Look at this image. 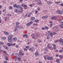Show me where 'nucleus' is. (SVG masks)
Here are the masks:
<instances>
[{
    "label": "nucleus",
    "instance_id": "20",
    "mask_svg": "<svg viewBox=\"0 0 63 63\" xmlns=\"http://www.w3.org/2000/svg\"><path fill=\"white\" fill-rule=\"evenodd\" d=\"M37 4L38 5H41V2L40 1H39L37 2Z\"/></svg>",
    "mask_w": 63,
    "mask_h": 63
},
{
    "label": "nucleus",
    "instance_id": "23",
    "mask_svg": "<svg viewBox=\"0 0 63 63\" xmlns=\"http://www.w3.org/2000/svg\"><path fill=\"white\" fill-rule=\"evenodd\" d=\"M45 50L46 51H48V48H47V47L45 48Z\"/></svg>",
    "mask_w": 63,
    "mask_h": 63
},
{
    "label": "nucleus",
    "instance_id": "5",
    "mask_svg": "<svg viewBox=\"0 0 63 63\" xmlns=\"http://www.w3.org/2000/svg\"><path fill=\"white\" fill-rule=\"evenodd\" d=\"M31 36L33 39H36V37L35 36L34 34H32L31 35Z\"/></svg>",
    "mask_w": 63,
    "mask_h": 63
},
{
    "label": "nucleus",
    "instance_id": "49",
    "mask_svg": "<svg viewBox=\"0 0 63 63\" xmlns=\"http://www.w3.org/2000/svg\"><path fill=\"white\" fill-rule=\"evenodd\" d=\"M8 59H9L7 57H6V60H8Z\"/></svg>",
    "mask_w": 63,
    "mask_h": 63
},
{
    "label": "nucleus",
    "instance_id": "54",
    "mask_svg": "<svg viewBox=\"0 0 63 63\" xmlns=\"http://www.w3.org/2000/svg\"><path fill=\"white\" fill-rule=\"evenodd\" d=\"M6 11V9H4L3 11V12H5V11Z\"/></svg>",
    "mask_w": 63,
    "mask_h": 63
},
{
    "label": "nucleus",
    "instance_id": "10",
    "mask_svg": "<svg viewBox=\"0 0 63 63\" xmlns=\"http://www.w3.org/2000/svg\"><path fill=\"white\" fill-rule=\"evenodd\" d=\"M39 53L37 51H36L35 53V56H37H37H38L39 55Z\"/></svg>",
    "mask_w": 63,
    "mask_h": 63
},
{
    "label": "nucleus",
    "instance_id": "60",
    "mask_svg": "<svg viewBox=\"0 0 63 63\" xmlns=\"http://www.w3.org/2000/svg\"><path fill=\"white\" fill-rule=\"evenodd\" d=\"M51 19H52V20L54 19V17H51Z\"/></svg>",
    "mask_w": 63,
    "mask_h": 63
},
{
    "label": "nucleus",
    "instance_id": "63",
    "mask_svg": "<svg viewBox=\"0 0 63 63\" xmlns=\"http://www.w3.org/2000/svg\"><path fill=\"white\" fill-rule=\"evenodd\" d=\"M30 13H29V15H28V17H30Z\"/></svg>",
    "mask_w": 63,
    "mask_h": 63
},
{
    "label": "nucleus",
    "instance_id": "55",
    "mask_svg": "<svg viewBox=\"0 0 63 63\" xmlns=\"http://www.w3.org/2000/svg\"><path fill=\"white\" fill-rule=\"evenodd\" d=\"M45 19H47V16H45Z\"/></svg>",
    "mask_w": 63,
    "mask_h": 63
},
{
    "label": "nucleus",
    "instance_id": "64",
    "mask_svg": "<svg viewBox=\"0 0 63 63\" xmlns=\"http://www.w3.org/2000/svg\"><path fill=\"white\" fill-rule=\"evenodd\" d=\"M4 63H7V62L6 61H4Z\"/></svg>",
    "mask_w": 63,
    "mask_h": 63
},
{
    "label": "nucleus",
    "instance_id": "6",
    "mask_svg": "<svg viewBox=\"0 0 63 63\" xmlns=\"http://www.w3.org/2000/svg\"><path fill=\"white\" fill-rule=\"evenodd\" d=\"M32 23H33V21H31L28 24H27V26H29V25H30Z\"/></svg>",
    "mask_w": 63,
    "mask_h": 63
},
{
    "label": "nucleus",
    "instance_id": "47",
    "mask_svg": "<svg viewBox=\"0 0 63 63\" xmlns=\"http://www.w3.org/2000/svg\"><path fill=\"white\" fill-rule=\"evenodd\" d=\"M14 58L15 59H17V57L16 56L14 57Z\"/></svg>",
    "mask_w": 63,
    "mask_h": 63
},
{
    "label": "nucleus",
    "instance_id": "62",
    "mask_svg": "<svg viewBox=\"0 0 63 63\" xmlns=\"http://www.w3.org/2000/svg\"><path fill=\"white\" fill-rule=\"evenodd\" d=\"M47 39H49V37L48 36H47Z\"/></svg>",
    "mask_w": 63,
    "mask_h": 63
},
{
    "label": "nucleus",
    "instance_id": "8",
    "mask_svg": "<svg viewBox=\"0 0 63 63\" xmlns=\"http://www.w3.org/2000/svg\"><path fill=\"white\" fill-rule=\"evenodd\" d=\"M23 37H25L26 38H28V35L26 34H24L23 35Z\"/></svg>",
    "mask_w": 63,
    "mask_h": 63
},
{
    "label": "nucleus",
    "instance_id": "57",
    "mask_svg": "<svg viewBox=\"0 0 63 63\" xmlns=\"http://www.w3.org/2000/svg\"><path fill=\"white\" fill-rule=\"evenodd\" d=\"M44 59H45V60H46L47 58H46V56H44Z\"/></svg>",
    "mask_w": 63,
    "mask_h": 63
},
{
    "label": "nucleus",
    "instance_id": "34",
    "mask_svg": "<svg viewBox=\"0 0 63 63\" xmlns=\"http://www.w3.org/2000/svg\"><path fill=\"white\" fill-rule=\"evenodd\" d=\"M53 48H54V50H55L56 48V46H54Z\"/></svg>",
    "mask_w": 63,
    "mask_h": 63
},
{
    "label": "nucleus",
    "instance_id": "38",
    "mask_svg": "<svg viewBox=\"0 0 63 63\" xmlns=\"http://www.w3.org/2000/svg\"><path fill=\"white\" fill-rule=\"evenodd\" d=\"M12 46H15L16 45V43L14 44H11Z\"/></svg>",
    "mask_w": 63,
    "mask_h": 63
},
{
    "label": "nucleus",
    "instance_id": "13",
    "mask_svg": "<svg viewBox=\"0 0 63 63\" xmlns=\"http://www.w3.org/2000/svg\"><path fill=\"white\" fill-rule=\"evenodd\" d=\"M47 4L48 5H51V2L49 1H47Z\"/></svg>",
    "mask_w": 63,
    "mask_h": 63
},
{
    "label": "nucleus",
    "instance_id": "1",
    "mask_svg": "<svg viewBox=\"0 0 63 63\" xmlns=\"http://www.w3.org/2000/svg\"><path fill=\"white\" fill-rule=\"evenodd\" d=\"M13 37V35H10L8 37V40L9 42L11 43L12 42V38Z\"/></svg>",
    "mask_w": 63,
    "mask_h": 63
},
{
    "label": "nucleus",
    "instance_id": "14",
    "mask_svg": "<svg viewBox=\"0 0 63 63\" xmlns=\"http://www.w3.org/2000/svg\"><path fill=\"white\" fill-rule=\"evenodd\" d=\"M35 19V18L34 17H32L31 18V19L32 20H34Z\"/></svg>",
    "mask_w": 63,
    "mask_h": 63
},
{
    "label": "nucleus",
    "instance_id": "61",
    "mask_svg": "<svg viewBox=\"0 0 63 63\" xmlns=\"http://www.w3.org/2000/svg\"><path fill=\"white\" fill-rule=\"evenodd\" d=\"M60 5L61 6H63V3H61L60 4Z\"/></svg>",
    "mask_w": 63,
    "mask_h": 63
},
{
    "label": "nucleus",
    "instance_id": "4",
    "mask_svg": "<svg viewBox=\"0 0 63 63\" xmlns=\"http://www.w3.org/2000/svg\"><path fill=\"white\" fill-rule=\"evenodd\" d=\"M21 6L22 7H24V8H25V10H26V9H27V6L25 5H24L23 4H22L21 5Z\"/></svg>",
    "mask_w": 63,
    "mask_h": 63
},
{
    "label": "nucleus",
    "instance_id": "9",
    "mask_svg": "<svg viewBox=\"0 0 63 63\" xmlns=\"http://www.w3.org/2000/svg\"><path fill=\"white\" fill-rule=\"evenodd\" d=\"M19 54L20 55H24V54L22 53V52H20V51L19 53Z\"/></svg>",
    "mask_w": 63,
    "mask_h": 63
},
{
    "label": "nucleus",
    "instance_id": "27",
    "mask_svg": "<svg viewBox=\"0 0 63 63\" xmlns=\"http://www.w3.org/2000/svg\"><path fill=\"white\" fill-rule=\"evenodd\" d=\"M6 39V37H3L1 38V39H2V40H5Z\"/></svg>",
    "mask_w": 63,
    "mask_h": 63
},
{
    "label": "nucleus",
    "instance_id": "7",
    "mask_svg": "<svg viewBox=\"0 0 63 63\" xmlns=\"http://www.w3.org/2000/svg\"><path fill=\"white\" fill-rule=\"evenodd\" d=\"M29 50H31V51H33L34 50V48L33 47H32L31 48H30Z\"/></svg>",
    "mask_w": 63,
    "mask_h": 63
},
{
    "label": "nucleus",
    "instance_id": "30",
    "mask_svg": "<svg viewBox=\"0 0 63 63\" xmlns=\"http://www.w3.org/2000/svg\"><path fill=\"white\" fill-rule=\"evenodd\" d=\"M58 21L59 22H61L62 21V19H59L58 20Z\"/></svg>",
    "mask_w": 63,
    "mask_h": 63
},
{
    "label": "nucleus",
    "instance_id": "37",
    "mask_svg": "<svg viewBox=\"0 0 63 63\" xmlns=\"http://www.w3.org/2000/svg\"><path fill=\"white\" fill-rule=\"evenodd\" d=\"M56 19H57V17L54 16V20H56Z\"/></svg>",
    "mask_w": 63,
    "mask_h": 63
},
{
    "label": "nucleus",
    "instance_id": "31",
    "mask_svg": "<svg viewBox=\"0 0 63 63\" xmlns=\"http://www.w3.org/2000/svg\"><path fill=\"white\" fill-rule=\"evenodd\" d=\"M16 24V25H19V22H17Z\"/></svg>",
    "mask_w": 63,
    "mask_h": 63
},
{
    "label": "nucleus",
    "instance_id": "36",
    "mask_svg": "<svg viewBox=\"0 0 63 63\" xmlns=\"http://www.w3.org/2000/svg\"><path fill=\"white\" fill-rule=\"evenodd\" d=\"M25 47H26V48H29V47H30V46H26Z\"/></svg>",
    "mask_w": 63,
    "mask_h": 63
},
{
    "label": "nucleus",
    "instance_id": "52",
    "mask_svg": "<svg viewBox=\"0 0 63 63\" xmlns=\"http://www.w3.org/2000/svg\"><path fill=\"white\" fill-rule=\"evenodd\" d=\"M42 18L43 19H45V16H42Z\"/></svg>",
    "mask_w": 63,
    "mask_h": 63
},
{
    "label": "nucleus",
    "instance_id": "53",
    "mask_svg": "<svg viewBox=\"0 0 63 63\" xmlns=\"http://www.w3.org/2000/svg\"><path fill=\"white\" fill-rule=\"evenodd\" d=\"M20 9L21 10H23V8L22 7H20Z\"/></svg>",
    "mask_w": 63,
    "mask_h": 63
},
{
    "label": "nucleus",
    "instance_id": "21",
    "mask_svg": "<svg viewBox=\"0 0 63 63\" xmlns=\"http://www.w3.org/2000/svg\"><path fill=\"white\" fill-rule=\"evenodd\" d=\"M20 5H18L16 6V8L17 9H19V8H20Z\"/></svg>",
    "mask_w": 63,
    "mask_h": 63
},
{
    "label": "nucleus",
    "instance_id": "2",
    "mask_svg": "<svg viewBox=\"0 0 63 63\" xmlns=\"http://www.w3.org/2000/svg\"><path fill=\"white\" fill-rule=\"evenodd\" d=\"M18 28L20 29H21V28H22V27H21L20 25L16 26L15 28L14 31H16L17 30V28Z\"/></svg>",
    "mask_w": 63,
    "mask_h": 63
},
{
    "label": "nucleus",
    "instance_id": "15",
    "mask_svg": "<svg viewBox=\"0 0 63 63\" xmlns=\"http://www.w3.org/2000/svg\"><path fill=\"white\" fill-rule=\"evenodd\" d=\"M49 46H50V44H48L47 45V47L48 48H49V49H50L51 48V47H49Z\"/></svg>",
    "mask_w": 63,
    "mask_h": 63
},
{
    "label": "nucleus",
    "instance_id": "19",
    "mask_svg": "<svg viewBox=\"0 0 63 63\" xmlns=\"http://www.w3.org/2000/svg\"><path fill=\"white\" fill-rule=\"evenodd\" d=\"M37 42L38 43H41V42H42V41L40 39H38L37 41Z\"/></svg>",
    "mask_w": 63,
    "mask_h": 63
},
{
    "label": "nucleus",
    "instance_id": "40",
    "mask_svg": "<svg viewBox=\"0 0 63 63\" xmlns=\"http://www.w3.org/2000/svg\"><path fill=\"white\" fill-rule=\"evenodd\" d=\"M13 9V7H9V9Z\"/></svg>",
    "mask_w": 63,
    "mask_h": 63
},
{
    "label": "nucleus",
    "instance_id": "46",
    "mask_svg": "<svg viewBox=\"0 0 63 63\" xmlns=\"http://www.w3.org/2000/svg\"><path fill=\"white\" fill-rule=\"evenodd\" d=\"M3 43L2 42H0V45H3Z\"/></svg>",
    "mask_w": 63,
    "mask_h": 63
},
{
    "label": "nucleus",
    "instance_id": "16",
    "mask_svg": "<svg viewBox=\"0 0 63 63\" xmlns=\"http://www.w3.org/2000/svg\"><path fill=\"white\" fill-rule=\"evenodd\" d=\"M15 12H16V13H18V12H19V10H18L17 9H15L14 10Z\"/></svg>",
    "mask_w": 63,
    "mask_h": 63
},
{
    "label": "nucleus",
    "instance_id": "56",
    "mask_svg": "<svg viewBox=\"0 0 63 63\" xmlns=\"http://www.w3.org/2000/svg\"><path fill=\"white\" fill-rule=\"evenodd\" d=\"M52 45L53 47H56V45L55 44H53Z\"/></svg>",
    "mask_w": 63,
    "mask_h": 63
},
{
    "label": "nucleus",
    "instance_id": "59",
    "mask_svg": "<svg viewBox=\"0 0 63 63\" xmlns=\"http://www.w3.org/2000/svg\"><path fill=\"white\" fill-rule=\"evenodd\" d=\"M7 16H11V14H8L7 15Z\"/></svg>",
    "mask_w": 63,
    "mask_h": 63
},
{
    "label": "nucleus",
    "instance_id": "42",
    "mask_svg": "<svg viewBox=\"0 0 63 63\" xmlns=\"http://www.w3.org/2000/svg\"><path fill=\"white\" fill-rule=\"evenodd\" d=\"M53 25L52 24H50V28H51L52 26V25Z\"/></svg>",
    "mask_w": 63,
    "mask_h": 63
},
{
    "label": "nucleus",
    "instance_id": "22",
    "mask_svg": "<svg viewBox=\"0 0 63 63\" xmlns=\"http://www.w3.org/2000/svg\"><path fill=\"white\" fill-rule=\"evenodd\" d=\"M59 42L60 43H62L63 41V39H60L59 40Z\"/></svg>",
    "mask_w": 63,
    "mask_h": 63
},
{
    "label": "nucleus",
    "instance_id": "26",
    "mask_svg": "<svg viewBox=\"0 0 63 63\" xmlns=\"http://www.w3.org/2000/svg\"><path fill=\"white\" fill-rule=\"evenodd\" d=\"M8 46H12V44L8 43Z\"/></svg>",
    "mask_w": 63,
    "mask_h": 63
},
{
    "label": "nucleus",
    "instance_id": "48",
    "mask_svg": "<svg viewBox=\"0 0 63 63\" xmlns=\"http://www.w3.org/2000/svg\"><path fill=\"white\" fill-rule=\"evenodd\" d=\"M58 42V40H57V41H54V42L55 43H56L57 42Z\"/></svg>",
    "mask_w": 63,
    "mask_h": 63
},
{
    "label": "nucleus",
    "instance_id": "35",
    "mask_svg": "<svg viewBox=\"0 0 63 63\" xmlns=\"http://www.w3.org/2000/svg\"><path fill=\"white\" fill-rule=\"evenodd\" d=\"M53 58V57H51L50 58L49 60H51Z\"/></svg>",
    "mask_w": 63,
    "mask_h": 63
},
{
    "label": "nucleus",
    "instance_id": "28",
    "mask_svg": "<svg viewBox=\"0 0 63 63\" xmlns=\"http://www.w3.org/2000/svg\"><path fill=\"white\" fill-rule=\"evenodd\" d=\"M23 49L24 51H27V49L25 48H24Z\"/></svg>",
    "mask_w": 63,
    "mask_h": 63
},
{
    "label": "nucleus",
    "instance_id": "32",
    "mask_svg": "<svg viewBox=\"0 0 63 63\" xmlns=\"http://www.w3.org/2000/svg\"><path fill=\"white\" fill-rule=\"evenodd\" d=\"M34 21L35 22H39V20H36Z\"/></svg>",
    "mask_w": 63,
    "mask_h": 63
},
{
    "label": "nucleus",
    "instance_id": "12",
    "mask_svg": "<svg viewBox=\"0 0 63 63\" xmlns=\"http://www.w3.org/2000/svg\"><path fill=\"white\" fill-rule=\"evenodd\" d=\"M57 12H58V13L59 14H61V15H62V13H61V11L60 10H58L57 11Z\"/></svg>",
    "mask_w": 63,
    "mask_h": 63
},
{
    "label": "nucleus",
    "instance_id": "11",
    "mask_svg": "<svg viewBox=\"0 0 63 63\" xmlns=\"http://www.w3.org/2000/svg\"><path fill=\"white\" fill-rule=\"evenodd\" d=\"M58 29V28L57 27H55L53 28V30H56Z\"/></svg>",
    "mask_w": 63,
    "mask_h": 63
},
{
    "label": "nucleus",
    "instance_id": "25",
    "mask_svg": "<svg viewBox=\"0 0 63 63\" xmlns=\"http://www.w3.org/2000/svg\"><path fill=\"white\" fill-rule=\"evenodd\" d=\"M60 26L61 28H63V24H61L60 25Z\"/></svg>",
    "mask_w": 63,
    "mask_h": 63
},
{
    "label": "nucleus",
    "instance_id": "50",
    "mask_svg": "<svg viewBox=\"0 0 63 63\" xmlns=\"http://www.w3.org/2000/svg\"><path fill=\"white\" fill-rule=\"evenodd\" d=\"M58 61H59V59H57L56 60V62H58Z\"/></svg>",
    "mask_w": 63,
    "mask_h": 63
},
{
    "label": "nucleus",
    "instance_id": "58",
    "mask_svg": "<svg viewBox=\"0 0 63 63\" xmlns=\"http://www.w3.org/2000/svg\"><path fill=\"white\" fill-rule=\"evenodd\" d=\"M50 58V57H47V59H48V60H49V59Z\"/></svg>",
    "mask_w": 63,
    "mask_h": 63
},
{
    "label": "nucleus",
    "instance_id": "17",
    "mask_svg": "<svg viewBox=\"0 0 63 63\" xmlns=\"http://www.w3.org/2000/svg\"><path fill=\"white\" fill-rule=\"evenodd\" d=\"M4 33L6 35H9V33H8V32H4Z\"/></svg>",
    "mask_w": 63,
    "mask_h": 63
},
{
    "label": "nucleus",
    "instance_id": "29",
    "mask_svg": "<svg viewBox=\"0 0 63 63\" xmlns=\"http://www.w3.org/2000/svg\"><path fill=\"white\" fill-rule=\"evenodd\" d=\"M35 6V5L34 4H33L32 5H30V6L31 7H33V6Z\"/></svg>",
    "mask_w": 63,
    "mask_h": 63
},
{
    "label": "nucleus",
    "instance_id": "33",
    "mask_svg": "<svg viewBox=\"0 0 63 63\" xmlns=\"http://www.w3.org/2000/svg\"><path fill=\"white\" fill-rule=\"evenodd\" d=\"M61 2H58V1H57V2H55V3L56 4H58L59 3H60Z\"/></svg>",
    "mask_w": 63,
    "mask_h": 63
},
{
    "label": "nucleus",
    "instance_id": "41",
    "mask_svg": "<svg viewBox=\"0 0 63 63\" xmlns=\"http://www.w3.org/2000/svg\"><path fill=\"white\" fill-rule=\"evenodd\" d=\"M59 57H60V58H62V57H63V56L62 55H60L59 56Z\"/></svg>",
    "mask_w": 63,
    "mask_h": 63
},
{
    "label": "nucleus",
    "instance_id": "45",
    "mask_svg": "<svg viewBox=\"0 0 63 63\" xmlns=\"http://www.w3.org/2000/svg\"><path fill=\"white\" fill-rule=\"evenodd\" d=\"M41 29H42V30H45V28L43 27H42L41 28Z\"/></svg>",
    "mask_w": 63,
    "mask_h": 63
},
{
    "label": "nucleus",
    "instance_id": "3",
    "mask_svg": "<svg viewBox=\"0 0 63 63\" xmlns=\"http://www.w3.org/2000/svg\"><path fill=\"white\" fill-rule=\"evenodd\" d=\"M48 34L49 35H50V36L51 37H53V33L51 32H48Z\"/></svg>",
    "mask_w": 63,
    "mask_h": 63
},
{
    "label": "nucleus",
    "instance_id": "44",
    "mask_svg": "<svg viewBox=\"0 0 63 63\" xmlns=\"http://www.w3.org/2000/svg\"><path fill=\"white\" fill-rule=\"evenodd\" d=\"M5 49H6L7 50L8 49H9V48L7 47H5Z\"/></svg>",
    "mask_w": 63,
    "mask_h": 63
},
{
    "label": "nucleus",
    "instance_id": "18",
    "mask_svg": "<svg viewBox=\"0 0 63 63\" xmlns=\"http://www.w3.org/2000/svg\"><path fill=\"white\" fill-rule=\"evenodd\" d=\"M17 39V38L16 37H14V38H13V41H16Z\"/></svg>",
    "mask_w": 63,
    "mask_h": 63
},
{
    "label": "nucleus",
    "instance_id": "24",
    "mask_svg": "<svg viewBox=\"0 0 63 63\" xmlns=\"http://www.w3.org/2000/svg\"><path fill=\"white\" fill-rule=\"evenodd\" d=\"M18 61H20L21 60V58L20 57H19L18 58Z\"/></svg>",
    "mask_w": 63,
    "mask_h": 63
},
{
    "label": "nucleus",
    "instance_id": "39",
    "mask_svg": "<svg viewBox=\"0 0 63 63\" xmlns=\"http://www.w3.org/2000/svg\"><path fill=\"white\" fill-rule=\"evenodd\" d=\"M16 6H17L16 4H15L13 5V6L14 7H16Z\"/></svg>",
    "mask_w": 63,
    "mask_h": 63
},
{
    "label": "nucleus",
    "instance_id": "51",
    "mask_svg": "<svg viewBox=\"0 0 63 63\" xmlns=\"http://www.w3.org/2000/svg\"><path fill=\"white\" fill-rule=\"evenodd\" d=\"M45 28L46 29H48V28L47 27H46Z\"/></svg>",
    "mask_w": 63,
    "mask_h": 63
},
{
    "label": "nucleus",
    "instance_id": "43",
    "mask_svg": "<svg viewBox=\"0 0 63 63\" xmlns=\"http://www.w3.org/2000/svg\"><path fill=\"white\" fill-rule=\"evenodd\" d=\"M60 52H63V50H60L59 51Z\"/></svg>",
    "mask_w": 63,
    "mask_h": 63
}]
</instances>
